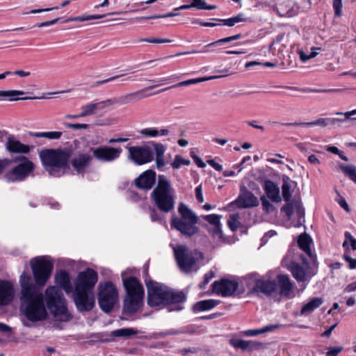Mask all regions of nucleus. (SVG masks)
<instances>
[{
  "instance_id": "680f3d73",
  "label": "nucleus",
  "mask_w": 356,
  "mask_h": 356,
  "mask_svg": "<svg viewBox=\"0 0 356 356\" xmlns=\"http://www.w3.org/2000/svg\"><path fill=\"white\" fill-rule=\"evenodd\" d=\"M326 356H337L343 350V346H330L327 348Z\"/></svg>"
},
{
  "instance_id": "473e14b6",
  "label": "nucleus",
  "mask_w": 356,
  "mask_h": 356,
  "mask_svg": "<svg viewBox=\"0 0 356 356\" xmlns=\"http://www.w3.org/2000/svg\"><path fill=\"white\" fill-rule=\"evenodd\" d=\"M280 325L275 324V325H268L264 326L261 329H250L246 330L242 332L243 334L246 337H254L258 334H264L266 332H273L275 330L279 328Z\"/></svg>"
},
{
  "instance_id": "ddd939ff",
  "label": "nucleus",
  "mask_w": 356,
  "mask_h": 356,
  "mask_svg": "<svg viewBox=\"0 0 356 356\" xmlns=\"http://www.w3.org/2000/svg\"><path fill=\"white\" fill-rule=\"evenodd\" d=\"M93 156L90 151V147L87 150L77 152L74 156L69 159V167L71 166L77 175H84L86 169L92 162Z\"/></svg>"
},
{
  "instance_id": "e433bc0d",
  "label": "nucleus",
  "mask_w": 356,
  "mask_h": 356,
  "mask_svg": "<svg viewBox=\"0 0 356 356\" xmlns=\"http://www.w3.org/2000/svg\"><path fill=\"white\" fill-rule=\"evenodd\" d=\"M275 88H285L287 90H290L292 91H301L304 92H334L340 91L339 89H326V90H318V89H312V88H300L293 86H274Z\"/></svg>"
},
{
  "instance_id": "c9c22d12",
  "label": "nucleus",
  "mask_w": 356,
  "mask_h": 356,
  "mask_svg": "<svg viewBox=\"0 0 356 356\" xmlns=\"http://www.w3.org/2000/svg\"><path fill=\"white\" fill-rule=\"evenodd\" d=\"M122 12H118V13H111L106 15H83L81 16H76L68 18L66 22H85L88 21L91 19H102L106 15H115V14H122Z\"/></svg>"
},
{
  "instance_id": "603ef678",
  "label": "nucleus",
  "mask_w": 356,
  "mask_h": 356,
  "mask_svg": "<svg viewBox=\"0 0 356 356\" xmlns=\"http://www.w3.org/2000/svg\"><path fill=\"white\" fill-rule=\"evenodd\" d=\"M12 165V159L4 158L0 159V175L6 173L7 169Z\"/></svg>"
},
{
  "instance_id": "7c9ffc66",
  "label": "nucleus",
  "mask_w": 356,
  "mask_h": 356,
  "mask_svg": "<svg viewBox=\"0 0 356 356\" xmlns=\"http://www.w3.org/2000/svg\"><path fill=\"white\" fill-rule=\"evenodd\" d=\"M323 303V299L321 297H314L304 305L300 310L301 316H307L318 308Z\"/></svg>"
},
{
  "instance_id": "79ce46f5",
  "label": "nucleus",
  "mask_w": 356,
  "mask_h": 356,
  "mask_svg": "<svg viewBox=\"0 0 356 356\" xmlns=\"http://www.w3.org/2000/svg\"><path fill=\"white\" fill-rule=\"evenodd\" d=\"M341 171L356 184V167L354 165H339Z\"/></svg>"
},
{
  "instance_id": "f704fd0d",
  "label": "nucleus",
  "mask_w": 356,
  "mask_h": 356,
  "mask_svg": "<svg viewBox=\"0 0 356 356\" xmlns=\"http://www.w3.org/2000/svg\"><path fill=\"white\" fill-rule=\"evenodd\" d=\"M213 20H215L216 22H220L221 25H225L228 26H233L236 23L242 22H246L247 18L245 17L244 14L239 13L236 16H233L228 19H218V18H213Z\"/></svg>"
},
{
  "instance_id": "5fc2aeb1",
  "label": "nucleus",
  "mask_w": 356,
  "mask_h": 356,
  "mask_svg": "<svg viewBox=\"0 0 356 356\" xmlns=\"http://www.w3.org/2000/svg\"><path fill=\"white\" fill-rule=\"evenodd\" d=\"M344 241H346L348 243L350 249L356 250V239L353 236V235L349 232H346L344 233Z\"/></svg>"
},
{
  "instance_id": "774afa93",
  "label": "nucleus",
  "mask_w": 356,
  "mask_h": 356,
  "mask_svg": "<svg viewBox=\"0 0 356 356\" xmlns=\"http://www.w3.org/2000/svg\"><path fill=\"white\" fill-rule=\"evenodd\" d=\"M149 215L153 222H161L162 220V217L153 207H149Z\"/></svg>"
},
{
  "instance_id": "ea45409f",
  "label": "nucleus",
  "mask_w": 356,
  "mask_h": 356,
  "mask_svg": "<svg viewBox=\"0 0 356 356\" xmlns=\"http://www.w3.org/2000/svg\"><path fill=\"white\" fill-rule=\"evenodd\" d=\"M98 108H100L99 102L90 103L86 105H83L81 108V115H82L83 118L95 115L96 113V110Z\"/></svg>"
},
{
  "instance_id": "dca6fc26",
  "label": "nucleus",
  "mask_w": 356,
  "mask_h": 356,
  "mask_svg": "<svg viewBox=\"0 0 356 356\" xmlns=\"http://www.w3.org/2000/svg\"><path fill=\"white\" fill-rule=\"evenodd\" d=\"M259 204L257 197L246 186L240 188V193L237 198L229 203V206L236 205L238 209H250L256 207Z\"/></svg>"
},
{
  "instance_id": "6ab92c4d",
  "label": "nucleus",
  "mask_w": 356,
  "mask_h": 356,
  "mask_svg": "<svg viewBox=\"0 0 356 356\" xmlns=\"http://www.w3.org/2000/svg\"><path fill=\"white\" fill-rule=\"evenodd\" d=\"M156 176L153 170H147L134 179V184L139 189L149 191L155 184Z\"/></svg>"
},
{
  "instance_id": "de8ad7c7",
  "label": "nucleus",
  "mask_w": 356,
  "mask_h": 356,
  "mask_svg": "<svg viewBox=\"0 0 356 356\" xmlns=\"http://www.w3.org/2000/svg\"><path fill=\"white\" fill-rule=\"evenodd\" d=\"M227 225L232 232H235L240 225L239 215L238 213L232 215L227 221Z\"/></svg>"
},
{
  "instance_id": "c03bdc74",
  "label": "nucleus",
  "mask_w": 356,
  "mask_h": 356,
  "mask_svg": "<svg viewBox=\"0 0 356 356\" xmlns=\"http://www.w3.org/2000/svg\"><path fill=\"white\" fill-rule=\"evenodd\" d=\"M138 42H146L154 44H159V43H168L172 42V40L168 38H161L156 37H149V38H140L138 40Z\"/></svg>"
},
{
  "instance_id": "1a4fd4ad",
  "label": "nucleus",
  "mask_w": 356,
  "mask_h": 356,
  "mask_svg": "<svg viewBox=\"0 0 356 356\" xmlns=\"http://www.w3.org/2000/svg\"><path fill=\"white\" fill-rule=\"evenodd\" d=\"M13 168L8 170L4 177L8 182L25 181L34 171L35 164L28 157L20 155L12 158Z\"/></svg>"
},
{
  "instance_id": "9d476101",
  "label": "nucleus",
  "mask_w": 356,
  "mask_h": 356,
  "mask_svg": "<svg viewBox=\"0 0 356 356\" xmlns=\"http://www.w3.org/2000/svg\"><path fill=\"white\" fill-rule=\"evenodd\" d=\"M35 284L39 289L44 286L51 277L54 269V262L49 256L33 258L30 261Z\"/></svg>"
},
{
  "instance_id": "a878e982",
  "label": "nucleus",
  "mask_w": 356,
  "mask_h": 356,
  "mask_svg": "<svg viewBox=\"0 0 356 356\" xmlns=\"http://www.w3.org/2000/svg\"><path fill=\"white\" fill-rule=\"evenodd\" d=\"M262 187L266 194V196L273 202L278 203L281 202L282 198L280 195V190L278 186L270 179H265Z\"/></svg>"
},
{
  "instance_id": "f8f14e48",
  "label": "nucleus",
  "mask_w": 356,
  "mask_h": 356,
  "mask_svg": "<svg viewBox=\"0 0 356 356\" xmlns=\"http://www.w3.org/2000/svg\"><path fill=\"white\" fill-rule=\"evenodd\" d=\"M93 159L101 163H111L118 159L122 152L121 147L108 145H100L96 147H90Z\"/></svg>"
},
{
  "instance_id": "a18cd8bd",
  "label": "nucleus",
  "mask_w": 356,
  "mask_h": 356,
  "mask_svg": "<svg viewBox=\"0 0 356 356\" xmlns=\"http://www.w3.org/2000/svg\"><path fill=\"white\" fill-rule=\"evenodd\" d=\"M294 207L298 218V221L300 224H301L302 220V222H305V208L303 207L300 200H297L294 202Z\"/></svg>"
},
{
  "instance_id": "6e6d98bb",
  "label": "nucleus",
  "mask_w": 356,
  "mask_h": 356,
  "mask_svg": "<svg viewBox=\"0 0 356 356\" xmlns=\"http://www.w3.org/2000/svg\"><path fill=\"white\" fill-rule=\"evenodd\" d=\"M140 134L145 137H156L159 136V130L156 128H145L141 129Z\"/></svg>"
},
{
  "instance_id": "412c9836",
  "label": "nucleus",
  "mask_w": 356,
  "mask_h": 356,
  "mask_svg": "<svg viewBox=\"0 0 356 356\" xmlns=\"http://www.w3.org/2000/svg\"><path fill=\"white\" fill-rule=\"evenodd\" d=\"M218 72H221V73H223V74H221V75H218V76H206V77H203V78L192 79H188V80H186V81H181V82H179L178 83H177V84H175L173 86H169V87H167V88H162L161 90H159L154 92V94H159L161 92L167 91V90H170L172 88H179V87H181V86H189V85L196 84V83H201V82H203V81H206L212 80V79H218V78L226 76H227V73L229 72V68H225V69H223L222 70H219Z\"/></svg>"
},
{
  "instance_id": "7ed1b4c3",
  "label": "nucleus",
  "mask_w": 356,
  "mask_h": 356,
  "mask_svg": "<svg viewBox=\"0 0 356 356\" xmlns=\"http://www.w3.org/2000/svg\"><path fill=\"white\" fill-rule=\"evenodd\" d=\"M98 281L97 271L90 268L79 273L74 281V302L80 312H89L95 305V286Z\"/></svg>"
},
{
  "instance_id": "37998d69",
  "label": "nucleus",
  "mask_w": 356,
  "mask_h": 356,
  "mask_svg": "<svg viewBox=\"0 0 356 356\" xmlns=\"http://www.w3.org/2000/svg\"><path fill=\"white\" fill-rule=\"evenodd\" d=\"M192 7L197 10H214L217 8L216 5H207L204 0H190Z\"/></svg>"
},
{
  "instance_id": "c85d7f7f",
  "label": "nucleus",
  "mask_w": 356,
  "mask_h": 356,
  "mask_svg": "<svg viewBox=\"0 0 356 356\" xmlns=\"http://www.w3.org/2000/svg\"><path fill=\"white\" fill-rule=\"evenodd\" d=\"M270 124H280L286 127H298V126H305V127H314V126H322L326 127L330 124L329 118H319L315 121L309 122H279L277 121H269Z\"/></svg>"
},
{
  "instance_id": "f257e3e1",
  "label": "nucleus",
  "mask_w": 356,
  "mask_h": 356,
  "mask_svg": "<svg viewBox=\"0 0 356 356\" xmlns=\"http://www.w3.org/2000/svg\"><path fill=\"white\" fill-rule=\"evenodd\" d=\"M20 290V312L28 321L36 323L44 321L47 318L48 314L44 304L58 321L67 322L72 318L69 313L66 300L60 289L55 286H49L44 295L40 289L33 285L31 276L25 271L19 278Z\"/></svg>"
},
{
  "instance_id": "bb28decb",
  "label": "nucleus",
  "mask_w": 356,
  "mask_h": 356,
  "mask_svg": "<svg viewBox=\"0 0 356 356\" xmlns=\"http://www.w3.org/2000/svg\"><path fill=\"white\" fill-rule=\"evenodd\" d=\"M56 284L62 289H63L66 293H70L72 291V286L70 284V273L65 270H60L57 272L54 277Z\"/></svg>"
},
{
  "instance_id": "09e8293b",
  "label": "nucleus",
  "mask_w": 356,
  "mask_h": 356,
  "mask_svg": "<svg viewBox=\"0 0 356 356\" xmlns=\"http://www.w3.org/2000/svg\"><path fill=\"white\" fill-rule=\"evenodd\" d=\"M190 163L189 160L182 158L180 155H176L171 165L174 169H178L183 165H188Z\"/></svg>"
},
{
  "instance_id": "9b49d317",
  "label": "nucleus",
  "mask_w": 356,
  "mask_h": 356,
  "mask_svg": "<svg viewBox=\"0 0 356 356\" xmlns=\"http://www.w3.org/2000/svg\"><path fill=\"white\" fill-rule=\"evenodd\" d=\"M98 304L100 309L106 314L113 309L118 301V291L111 281L100 282L98 285Z\"/></svg>"
},
{
  "instance_id": "f03ea898",
  "label": "nucleus",
  "mask_w": 356,
  "mask_h": 356,
  "mask_svg": "<svg viewBox=\"0 0 356 356\" xmlns=\"http://www.w3.org/2000/svg\"><path fill=\"white\" fill-rule=\"evenodd\" d=\"M145 282L149 307H167L170 312L184 309L182 304L186 301L187 296L183 291L175 290L151 279L145 278Z\"/></svg>"
},
{
  "instance_id": "0e129e2a",
  "label": "nucleus",
  "mask_w": 356,
  "mask_h": 356,
  "mask_svg": "<svg viewBox=\"0 0 356 356\" xmlns=\"http://www.w3.org/2000/svg\"><path fill=\"white\" fill-rule=\"evenodd\" d=\"M179 330V334H194L197 332V328L193 325H188L187 327H181Z\"/></svg>"
},
{
  "instance_id": "72a5a7b5",
  "label": "nucleus",
  "mask_w": 356,
  "mask_h": 356,
  "mask_svg": "<svg viewBox=\"0 0 356 356\" xmlns=\"http://www.w3.org/2000/svg\"><path fill=\"white\" fill-rule=\"evenodd\" d=\"M294 183L287 175L282 176V193L285 202H290L291 200V184Z\"/></svg>"
},
{
  "instance_id": "2f4dec72",
  "label": "nucleus",
  "mask_w": 356,
  "mask_h": 356,
  "mask_svg": "<svg viewBox=\"0 0 356 356\" xmlns=\"http://www.w3.org/2000/svg\"><path fill=\"white\" fill-rule=\"evenodd\" d=\"M24 94V91L17 90H0V97H8L9 98V101H18V100H27V99H35L38 97H15L16 96L22 95Z\"/></svg>"
},
{
  "instance_id": "69168bd1",
  "label": "nucleus",
  "mask_w": 356,
  "mask_h": 356,
  "mask_svg": "<svg viewBox=\"0 0 356 356\" xmlns=\"http://www.w3.org/2000/svg\"><path fill=\"white\" fill-rule=\"evenodd\" d=\"M200 351V348L196 347L184 348L179 350V353L182 356H186L188 354H195Z\"/></svg>"
},
{
  "instance_id": "052dcab7",
  "label": "nucleus",
  "mask_w": 356,
  "mask_h": 356,
  "mask_svg": "<svg viewBox=\"0 0 356 356\" xmlns=\"http://www.w3.org/2000/svg\"><path fill=\"white\" fill-rule=\"evenodd\" d=\"M215 276L214 272L210 270L207 273H206L204 276V280L199 284V288L200 289H204L210 280Z\"/></svg>"
},
{
  "instance_id": "58836bf2",
  "label": "nucleus",
  "mask_w": 356,
  "mask_h": 356,
  "mask_svg": "<svg viewBox=\"0 0 356 356\" xmlns=\"http://www.w3.org/2000/svg\"><path fill=\"white\" fill-rule=\"evenodd\" d=\"M342 247L344 249L343 259L348 264V268L350 270L356 269V259L350 257V249L348 246V243L346 241H343Z\"/></svg>"
},
{
  "instance_id": "864d4df0",
  "label": "nucleus",
  "mask_w": 356,
  "mask_h": 356,
  "mask_svg": "<svg viewBox=\"0 0 356 356\" xmlns=\"http://www.w3.org/2000/svg\"><path fill=\"white\" fill-rule=\"evenodd\" d=\"M179 15L178 13L175 12H170L165 14L163 15H150V16H146V17H142L140 19H159V18H167V17H172Z\"/></svg>"
},
{
  "instance_id": "393cba45",
  "label": "nucleus",
  "mask_w": 356,
  "mask_h": 356,
  "mask_svg": "<svg viewBox=\"0 0 356 356\" xmlns=\"http://www.w3.org/2000/svg\"><path fill=\"white\" fill-rule=\"evenodd\" d=\"M137 333L138 330L131 327L120 328L111 332L109 334H102L100 340L102 342H111L114 341L115 337L128 338Z\"/></svg>"
},
{
  "instance_id": "39448f33",
  "label": "nucleus",
  "mask_w": 356,
  "mask_h": 356,
  "mask_svg": "<svg viewBox=\"0 0 356 356\" xmlns=\"http://www.w3.org/2000/svg\"><path fill=\"white\" fill-rule=\"evenodd\" d=\"M73 153L72 146L67 148L43 149L39 157L44 169L49 176L60 177L69 170V159Z\"/></svg>"
},
{
  "instance_id": "c756f323",
  "label": "nucleus",
  "mask_w": 356,
  "mask_h": 356,
  "mask_svg": "<svg viewBox=\"0 0 356 356\" xmlns=\"http://www.w3.org/2000/svg\"><path fill=\"white\" fill-rule=\"evenodd\" d=\"M220 303L218 300L208 299L196 302L191 308L193 313L210 310Z\"/></svg>"
},
{
  "instance_id": "423d86ee",
  "label": "nucleus",
  "mask_w": 356,
  "mask_h": 356,
  "mask_svg": "<svg viewBox=\"0 0 356 356\" xmlns=\"http://www.w3.org/2000/svg\"><path fill=\"white\" fill-rule=\"evenodd\" d=\"M125 296L123 298L122 313L131 315L136 313L143 305L144 288L140 280L134 276L124 277L122 273Z\"/></svg>"
},
{
  "instance_id": "aec40b11",
  "label": "nucleus",
  "mask_w": 356,
  "mask_h": 356,
  "mask_svg": "<svg viewBox=\"0 0 356 356\" xmlns=\"http://www.w3.org/2000/svg\"><path fill=\"white\" fill-rule=\"evenodd\" d=\"M277 284L275 280L269 279H256L252 291L254 293H261L266 296H270L276 290Z\"/></svg>"
},
{
  "instance_id": "4be33fe9",
  "label": "nucleus",
  "mask_w": 356,
  "mask_h": 356,
  "mask_svg": "<svg viewBox=\"0 0 356 356\" xmlns=\"http://www.w3.org/2000/svg\"><path fill=\"white\" fill-rule=\"evenodd\" d=\"M6 149L10 154H28L31 151V147L28 145L22 143L14 136L8 134Z\"/></svg>"
},
{
  "instance_id": "e2e57ef3",
  "label": "nucleus",
  "mask_w": 356,
  "mask_h": 356,
  "mask_svg": "<svg viewBox=\"0 0 356 356\" xmlns=\"http://www.w3.org/2000/svg\"><path fill=\"white\" fill-rule=\"evenodd\" d=\"M335 200L338 202V204L340 205V207L341 208H343L345 211H346L348 212L350 211V209L349 207V205L346 202V200L338 192H337V197H336Z\"/></svg>"
},
{
  "instance_id": "0eeeda50",
  "label": "nucleus",
  "mask_w": 356,
  "mask_h": 356,
  "mask_svg": "<svg viewBox=\"0 0 356 356\" xmlns=\"http://www.w3.org/2000/svg\"><path fill=\"white\" fill-rule=\"evenodd\" d=\"M170 181L163 175H159L156 187L151 193L154 205L161 212L168 213L174 209L175 196Z\"/></svg>"
},
{
  "instance_id": "13d9d810",
  "label": "nucleus",
  "mask_w": 356,
  "mask_h": 356,
  "mask_svg": "<svg viewBox=\"0 0 356 356\" xmlns=\"http://www.w3.org/2000/svg\"><path fill=\"white\" fill-rule=\"evenodd\" d=\"M263 210L268 213L271 212L274 209V206L266 198L264 195L260 197Z\"/></svg>"
},
{
  "instance_id": "8fccbe9b",
  "label": "nucleus",
  "mask_w": 356,
  "mask_h": 356,
  "mask_svg": "<svg viewBox=\"0 0 356 356\" xmlns=\"http://www.w3.org/2000/svg\"><path fill=\"white\" fill-rule=\"evenodd\" d=\"M220 218L221 216L217 214H210L204 216V219L213 226L221 224L220 221Z\"/></svg>"
},
{
  "instance_id": "338daca9",
  "label": "nucleus",
  "mask_w": 356,
  "mask_h": 356,
  "mask_svg": "<svg viewBox=\"0 0 356 356\" xmlns=\"http://www.w3.org/2000/svg\"><path fill=\"white\" fill-rule=\"evenodd\" d=\"M213 237H218L221 238L222 236V231L221 228V224L218 225H215L209 231Z\"/></svg>"
},
{
  "instance_id": "5701e85b",
  "label": "nucleus",
  "mask_w": 356,
  "mask_h": 356,
  "mask_svg": "<svg viewBox=\"0 0 356 356\" xmlns=\"http://www.w3.org/2000/svg\"><path fill=\"white\" fill-rule=\"evenodd\" d=\"M14 298V288L6 280H0V306L9 305Z\"/></svg>"
},
{
  "instance_id": "4468645a",
  "label": "nucleus",
  "mask_w": 356,
  "mask_h": 356,
  "mask_svg": "<svg viewBox=\"0 0 356 356\" xmlns=\"http://www.w3.org/2000/svg\"><path fill=\"white\" fill-rule=\"evenodd\" d=\"M174 254L179 269L185 273L191 272L196 261L188 248L178 245L174 248Z\"/></svg>"
},
{
  "instance_id": "4c0bfd02",
  "label": "nucleus",
  "mask_w": 356,
  "mask_h": 356,
  "mask_svg": "<svg viewBox=\"0 0 356 356\" xmlns=\"http://www.w3.org/2000/svg\"><path fill=\"white\" fill-rule=\"evenodd\" d=\"M280 9L283 11V15H286L289 17L295 15L298 13V6L292 0H287L281 4Z\"/></svg>"
},
{
  "instance_id": "2eb2a0df",
  "label": "nucleus",
  "mask_w": 356,
  "mask_h": 356,
  "mask_svg": "<svg viewBox=\"0 0 356 356\" xmlns=\"http://www.w3.org/2000/svg\"><path fill=\"white\" fill-rule=\"evenodd\" d=\"M211 291L222 297L232 296L238 287V282L227 278L216 280L211 285Z\"/></svg>"
},
{
  "instance_id": "a211bd4d",
  "label": "nucleus",
  "mask_w": 356,
  "mask_h": 356,
  "mask_svg": "<svg viewBox=\"0 0 356 356\" xmlns=\"http://www.w3.org/2000/svg\"><path fill=\"white\" fill-rule=\"evenodd\" d=\"M161 85V84L149 86L147 87H145L141 90H137L136 92H130V93H127V94L121 95V96L118 97L119 104H120V105L127 104L132 103V102H134L136 101H139L142 99L150 97L154 94V93L145 94V92L146 91L152 90V89L155 88L156 87L159 86Z\"/></svg>"
},
{
  "instance_id": "4d7b16f0",
  "label": "nucleus",
  "mask_w": 356,
  "mask_h": 356,
  "mask_svg": "<svg viewBox=\"0 0 356 356\" xmlns=\"http://www.w3.org/2000/svg\"><path fill=\"white\" fill-rule=\"evenodd\" d=\"M152 146L156 154V157L164 156V153L166 150V147L164 145L153 142Z\"/></svg>"
},
{
  "instance_id": "cd10ccee",
  "label": "nucleus",
  "mask_w": 356,
  "mask_h": 356,
  "mask_svg": "<svg viewBox=\"0 0 356 356\" xmlns=\"http://www.w3.org/2000/svg\"><path fill=\"white\" fill-rule=\"evenodd\" d=\"M276 282L279 286L280 295L285 298H289L293 284L289 275L285 274L278 275Z\"/></svg>"
},
{
  "instance_id": "bf43d9fd",
  "label": "nucleus",
  "mask_w": 356,
  "mask_h": 356,
  "mask_svg": "<svg viewBox=\"0 0 356 356\" xmlns=\"http://www.w3.org/2000/svg\"><path fill=\"white\" fill-rule=\"evenodd\" d=\"M241 33H238L236 35H232V36H229V37H227V38H222V39H220V40H218L215 42H213V44H225V43H227V42H231V41H233V40H238V39H240L241 38Z\"/></svg>"
},
{
  "instance_id": "20e7f679",
  "label": "nucleus",
  "mask_w": 356,
  "mask_h": 356,
  "mask_svg": "<svg viewBox=\"0 0 356 356\" xmlns=\"http://www.w3.org/2000/svg\"><path fill=\"white\" fill-rule=\"evenodd\" d=\"M312 242L311 236L306 233L301 234L298 236V247L310 258L311 263L305 256L301 255L302 264L293 261L289 266L292 276L298 283H302V290L306 288L312 277L318 273V262L316 255L312 252L310 248Z\"/></svg>"
},
{
  "instance_id": "6e6552de",
  "label": "nucleus",
  "mask_w": 356,
  "mask_h": 356,
  "mask_svg": "<svg viewBox=\"0 0 356 356\" xmlns=\"http://www.w3.org/2000/svg\"><path fill=\"white\" fill-rule=\"evenodd\" d=\"M178 212L181 217L172 218L171 227L188 237H191L197 234L199 228L196 225L198 222V218L195 213L183 202L179 204Z\"/></svg>"
},
{
  "instance_id": "f3484780",
  "label": "nucleus",
  "mask_w": 356,
  "mask_h": 356,
  "mask_svg": "<svg viewBox=\"0 0 356 356\" xmlns=\"http://www.w3.org/2000/svg\"><path fill=\"white\" fill-rule=\"evenodd\" d=\"M130 158L137 165H143L153 160V154L147 147L131 146L127 147Z\"/></svg>"
},
{
  "instance_id": "3c124183",
  "label": "nucleus",
  "mask_w": 356,
  "mask_h": 356,
  "mask_svg": "<svg viewBox=\"0 0 356 356\" xmlns=\"http://www.w3.org/2000/svg\"><path fill=\"white\" fill-rule=\"evenodd\" d=\"M63 125L68 129H72L74 130L78 129H88L90 127V124H79V123H70V122H64Z\"/></svg>"
},
{
  "instance_id": "49530a36",
  "label": "nucleus",
  "mask_w": 356,
  "mask_h": 356,
  "mask_svg": "<svg viewBox=\"0 0 356 356\" xmlns=\"http://www.w3.org/2000/svg\"><path fill=\"white\" fill-rule=\"evenodd\" d=\"M296 200H291L290 202H286V203L281 208V211L284 213L288 218H291L294 213V202Z\"/></svg>"
},
{
  "instance_id": "b1692460",
  "label": "nucleus",
  "mask_w": 356,
  "mask_h": 356,
  "mask_svg": "<svg viewBox=\"0 0 356 356\" xmlns=\"http://www.w3.org/2000/svg\"><path fill=\"white\" fill-rule=\"evenodd\" d=\"M229 343L235 349H241L243 351L258 350L262 346V343L261 342L251 340L245 341L235 338L230 339L229 340Z\"/></svg>"
},
{
  "instance_id": "a19ab883",
  "label": "nucleus",
  "mask_w": 356,
  "mask_h": 356,
  "mask_svg": "<svg viewBox=\"0 0 356 356\" xmlns=\"http://www.w3.org/2000/svg\"><path fill=\"white\" fill-rule=\"evenodd\" d=\"M31 136H33L36 138H46L49 140H56L59 139L62 135L63 132L61 131H47V132H35L31 133Z\"/></svg>"
}]
</instances>
